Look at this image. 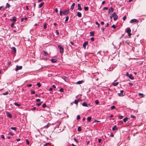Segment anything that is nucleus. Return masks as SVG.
Listing matches in <instances>:
<instances>
[{
  "mask_svg": "<svg viewBox=\"0 0 146 146\" xmlns=\"http://www.w3.org/2000/svg\"><path fill=\"white\" fill-rule=\"evenodd\" d=\"M11 129L12 130H14L15 131H16L17 130V128L15 127H11Z\"/></svg>",
  "mask_w": 146,
  "mask_h": 146,
  "instance_id": "obj_28",
  "label": "nucleus"
},
{
  "mask_svg": "<svg viewBox=\"0 0 146 146\" xmlns=\"http://www.w3.org/2000/svg\"><path fill=\"white\" fill-rule=\"evenodd\" d=\"M100 121H99L97 120H95L93 122V123H94L95 122H99Z\"/></svg>",
  "mask_w": 146,
  "mask_h": 146,
  "instance_id": "obj_51",
  "label": "nucleus"
},
{
  "mask_svg": "<svg viewBox=\"0 0 146 146\" xmlns=\"http://www.w3.org/2000/svg\"><path fill=\"white\" fill-rule=\"evenodd\" d=\"M14 104L15 106H17V107H19L21 106V105L20 104H18L16 102H15L14 103Z\"/></svg>",
  "mask_w": 146,
  "mask_h": 146,
  "instance_id": "obj_24",
  "label": "nucleus"
},
{
  "mask_svg": "<svg viewBox=\"0 0 146 146\" xmlns=\"http://www.w3.org/2000/svg\"><path fill=\"white\" fill-rule=\"evenodd\" d=\"M78 9L79 11H81L82 9L81 7V5L80 4H78Z\"/></svg>",
  "mask_w": 146,
  "mask_h": 146,
  "instance_id": "obj_18",
  "label": "nucleus"
},
{
  "mask_svg": "<svg viewBox=\"0 0 146 146\" xmlns=\"http://www.w3.org/2000/svg\"><path fill=\"white\" fill-rule=\"evenodd\" d=\"M112 16L113 18V20L116 21L118 18V16L115 13H113L112 14Z\"/></svg>",
  "mask_w": 146,
  "mask_h": 146,
  "instance_id": "obj_3",
  "label": "nucleus"
},
{
  "mask_svg": "<svg viewBox=\"0 0 146 146\" xmlns=\"http://www.w3.org/2000/svg\"><path fill=\"white\" fill-rule=\"evenodd\" d=\"M95 24H96L97 25H98V28H99L100 24L98 23V22L97 21H96L95 22Z\"/></svg>",
  "mask_w": 146,
  "mask_h": 146,
  "instance_id": "obj_40",
  "label": "nucleus"
},
{
  "mask_svg": "<svg viewBox=\"0 0 146 146\" xmlns=\"http://www.w3.org/2000/svg\"><path fill=\"white\" fill-rule=\"evenodd\" d=\"M130 117L131 118H134L135 117V116L134 115H131Z\"/></svg>",
  "mask_w": 146,
  "mask_h": 146,
  "instance_id": "obj_48",
  "label": "nucleus"
},
{
  "mask_svg": "<svg viewBox=\"0 0 146 146\" xmlns=\"http://www.w3.org/2000/svg\"><path fill=\"white\" fill-rule=\"evenodd\" d=\"M41 104V103H38L36 104V105L38 106H40Z\"/></svg>",
  "mask_w": 146,
  "mask_h": 146,
  "instance_id": "obj_60",
  "label": "nucleus"
},
{
  "mask_svg": "<svg viewBox=\"0 0 146 146\" xmlns=\"http://www.w3.org/2000/svg\"><path fill=\"white\" fill-rule=\"evenodd\" d=\"M62 11L61 10V9L60 11V15L62 16Z\"/></svg>",
  "mask_w": 146,
  "mask_h": 146,
  "instance_id": "obj_50",
  "label": "nucleus"
},
{
  "mask_svg": "<svg viewBox=\"0 0 146 146\" xmlns=\"http://www.w3.org/2000/svg\"><path fill=\"white\" fill-rule=\"evenodd\" d=\"M22 68V66H17L15 68V70L17 71L19 70H20Z\"/></svg>",
  "mask_w": 146,
  "mask_h": 146,
  "instance_id": "obj_5",
  "label": "nucleus"
},
{
  "mask_svg": "<svg viewBox=\"0 0 146 146\" xmlns=\"http://www.w3.org/2000/svg\"><path fill=\"white\" fill-rule=\"evenodd\" d=\"M113 10L114 9L112 7H111L109 9L108 11V13H110V12L111 11V12H112L113 11Z\"/></svg>",
  "mask_w": 146,
  "mask_h": 146,
  "instance_id": "obj_12",
  "label": "nucleus"
},
{
  "mask_svg": "<svg viewBox=\"0 0 146 146\" xmlns=\"http://www.w3.org/2000/svg\"><path fill=\"white\" fill-rule=\"evenodd\" d=\"M128 120V118L126 117L124 118L123 119V121L124 122H126Z\"/></svg>",
  "mask_w": 146,
  "mask_h": 146,
  "instance_id": "obj_25",
  "label": "nucleus"
},
{
  "mask_svg": "<svg viewBox=\"0 0 146 146\" xmlns=\"http://www.w3.org/2000/svg\"><path fill=\"white\" fill-rule=\"evenodd\" d=\"M80 119V116L79 115H78L77 116V120H79Z\"/></svg>",
  "mask_w": 146,
  "mask_h": 146,
  "instance_id": "obj_41",
  "label": "nucleus"
},
{
  "mask_svg": "<svg viewBox=\"0 0 146 146\" xmlns=\"http://www.w3.org/2000/svg\"><path fill=\"white\" fill-rule=\"evenodd\" d=\"M125 31L127 33L128 36L129 37H130L131 35V30L130 29V28H127L126 29Z\"/></svg>",
  "mask_w": 146,
  "mask_h": 146,
  "instance_id": "obj_1",
  "label": "nucleus"
},
{
  "mask_svg": "<svg viewBox=\"0 0 146 146\" xmlns=\"http://www.w3.org/2000/svg\"><path fill=\"white\" fill-rule=\"evenodd\" d=\"M139 96H141V97H143L144 94L142 93H139Z\"/></svg>",
  "mask_w": 146,
  "mask_h": 146,
  "instance_id": "obj_35",
  "label": "nucleus"
},
{
  "mask_svg": "<svg viewBox=\"0 0 146 146\" xmlns=\"http://www.w3.org/2000/svg\"><path fill=\"white\" fill-rule=\"evenodd\" d=\"M78 102V100H74V103L76 104H77Z\"/></svg>",
  "mask_w": 146,
  "mask_h": 146,
  "instance_id": "obj_39",
  "label": "nucleus"
},
{
  "mask_svg": "<svg viewBox=\"0 0 146 146\" xmlns=\"http://www.w3.org/2000/svg\"><path fill=\"white\" fill-rule=\"evenodd\" d=\"M124 92L123 90H121L120 91V93H118L117 94L119 96H124V95L123 94V93Z\"/></svg>",
  "mask_w": 146,
  "mask_h": 146,
  "instance_id": "obj_7",
  "label": "nucleus"
},
{
  "mask_svg": "<svg viewBox=\"0 0 146 146\" xmlns=\"http://www.w3.org/2000/svg\"><path fill=\"white\" fill-rule=\"evenodd\" d=\"M115 108V106H112L111 107V110H113Z\"/></svg>",
  "mask_w": 146,
  "mask_h": 146,
  "instance_id": "obj_36",
  "label": "nucleus"
},
{
  "mask_svg": "<svg viewBox=\"0 0 146 146\" xmlns=\"http://www.w3.org/2000/svg\"><path fill=\"white\" fill-rule=\"evenodd\" d=\"M117 127L116 125H114V127L112 128V130L113 131L117 130Z\"/></svg>",
  "mask_w": 146,
  "mask_h": 146,
  "instance_id": "obj_19",
  "label": "nucleus"
},
{
  "mask_svg": "<svg viewBox=\"0 0 146 146\" xmlns=\"http://www.w3.org/2000/svg\"><path fill=\"white\" fill-rule=\"evenodd\" d=\"M51 62L53 63H54L57 61V60L56 59L52 58L51 60Z\"/></svg>",
  "mask_w": 146,
  "mask_h": 146,
  "instance_id": "obj_14",
  "label": "nucleus"
},
{
  "mask_svg": "<svg viewBox=\"0 0 146 146\" xmlns=\"http://www.w3.org/2000/svg\"><path fill=\"white\" fill-rule=\"evenodd\" d=\"M111 27L113 28L114 29H115L116 28V26L114 25H113Z\"/></svg>",
  "mask_w": 146,
  "mask_h": 146,
  "instance_id": "obj_52",
  "label": "nucleus"
},
{
  "mask_svg": "<svg viewBox=\"0 0 146 146\" xmlns=\"http://www.w3.org/2000/svg\"><path fill=\"white\" fill-rule=\"evenodd\" d=\"M50 144V143H45V144H44V146H46L47 145H49Z\"/></svg>",
  "mask_w": 146,
  "mask_h": 146,
  "instance_id": "obj_58",
  "label": "nucleus"
},
{
  "mask_svg": "<svg viewBox=\"0 0 146 146\" xmlns=\"http://www.w3.org/2000/svg\"><path fill=\"white\" fill-rule=\"evenodd\" d=\"M14 23H12L11 25V26L12 27H13V26H14Z\"/></svg>",
  "mask_w": 146,
  "mask_h": 146,
  "instance_id": "obj_53",
  "label": "nucleus"
},
{
  "mask_svg": "<svg viewBox=\"0 0 146 146\" xmlns=\"http://www.w3.org/2000/svg\"><path fill=\"white\" fill-rule=\"evenodd\" d=\"M91 117L90 116H89L87 118V120L88 121H90L91 120Z\"/></svg>",
  "mask_w": 146,
  "mask_h": 146,
  "instance_id": "obj_27",
  "label": "nucleus"
},
{
  "mask_svg": "<svg viewBox=\"0 0 146 146\" xmlns=\"http://www.w3.org/2000/svg\"><path fill=\"white\" fill-rule=\"evenodd\" d=\"M1 137L3 139H5V137L4 135H1Z\"/></svg>",
  "mask_w": 146,
  "mask_h": 146,
  "instance_id": "obj_55",
  "label": "nucleus"
},
{
  "mask_svg": "<svg viewBox=\"0 0 146 146\" xmlns=\"http://www.w3.org/2000/svg\"><path fill=\"white\" fill-rule=\"evenodd\" d=\"M74 141L76 143H78V140L75 138H74Z\"/></svg>",
  "mask_w": 146,
  "mask_h": 146,
  "instance_id": "obj_43",
  "label": "nucleus"
},
{
  "mask_svg": "<svg viewBox=\"0 0 146 146\" xmlns=\"http://www.w3.org/2000/svg\"><path fill=\"white\" fill-rule=\"evenodd\" d=\"M61 92H64V90H63V89L61 88H60V90H59Z\"/></svg>",
  "mask_w": 146,
  "mask_h": 146,
  "instance_id": "obj_44",
  "label": "nucleus"
},
{
  "mask_svg": "<svg viewBox=\"0 0 146 146\" xmlns=\"http://www.w3.org/2000/svg\"><path fill=\"white\" fill-rule=\"evenodd\" d=\"M94 32L91 31L90 32V34L92 36H94Z\"/></svg>",
  "mask_w": 146,
  "mask_h": 146,
  "instance_id": "obj_32",
  "label": "nucleus"
},
{
  "mask_svg": "<svg viewBox=\"0 0 146 146\" xmlns=\"http://www.w3.org/2000/svg\"><path fill=\"white\" fill-rule=\"evenodd\" d=\"M90 39H91V40L92 41H94V38H93V37L91 38Z\"/></svg>",
  "mask_w": 146,
  "mask_h": 146,
  "instance_id": "obj_61",
  "label": "nucleus"
},
{
  "mask_svg": "<svg viewBox=\"0 0 146 146\" xmlns=\"http://www.w3.org/2000/svg\"><path fill=\"white\" fill-rule=\"evenodd\" d=\"M138 22V21L137 19H131L130 21V22L131 23H133L134 22L137 23Z\"/></svg>",
  "mask_w": 146,
  "mask_h": 146,
  "instance_id": "obj_8",
  "label": "nucleus"
},
{
  "mask_svg": "<svg viewBox=\"0 0 146 146\" xmlns=\"http://www.w3.org/2000/svg\"><path fill=\"white\" fill-rule=\"evenodd\" d=\"M10 20L11 21H13V23H15L16 21V17H13V19L12 20L11 19H10Z\"/></svg>",
  "mask_w": 146,
  "mask_h": 146,
  "instance_id": "obj_11",
  "label": "nucleus"
},
{
  "mask_svg": "<svg viewBox=\"0 0 146 146\" xmlns=\"http://www.w3.org/2000/svg\"><path fill=\"white\" fill-rule=\"evenodd\" d=\"M113 66L111 65L108 68H106L105 69L106 70V69L108 71H110L113 70Z\"/></svg>",
  "mask_w": 146,
  "mask_h": 146,
  "instance_id": "obj_6",
  "label": "nucleus"
},
{
  "mask_svg": "<svg viewBox=\"0 0 146 146\" xmlns=\"http://www.w3.org/2000/svg\"><path fill=\"white\" fill-rule=\"evenodd\" d=\"M37 85L38 86V87H39L41 86L40 84V82H38L37 83Z\"/></svg>",
  "mask_w": 146,
  "mask_h": 146,
  "instance_id": "obj_38",
  "label": "nucleus"
},
{
  "mask_svg": "<svg viewBox=\"0 0 146 146\" xmlns=\"http://www.w3.org/2000/svg\"><path fill=\"white\" fill-rule=\"evenodd\" d=\"M40 101V99H37L36 100V101L37 102H39Z\"/></svg>",
  "mask_w": 146,
  "mask_h": 146,
  "instance_id": "obj_59",
  "label": "nucleus"
},
{
  "mask_svg": "<svg viewBox=\"0 0 146 146\" xmlns=\"http://www.w3.org/2000/svg\"><path fill=\"white\" fill-rule=\"evenodd\" d=\"M62 13L64 15H66L69 13L68 10H66L62 11Z\"/></svg>",
  "mask_w": 146,
  "mask_h": 146,
  "instance_id": "obj_9",
  "label": "nucleus"
},
{
  "mask_svg": "<svg viewBox=\"0 0 146 146\" xmlns=\"http://www.w3.org/2000/svg\"><path fill=\"white\" fill-rule=\"evenodd\" d=\"M11 49L13 50V52L14 53H16V49L15 47H13Z\"/></svg>",
  "mask_w": 146,
  "mask_h": 146,
  "instance_id": "obj_23",
  "label": "nucleus"
},
{
  "mask_svg": "<svg viewBox=\"0 0 146 146\" xmlns=\"http://www.w3.org/2000/svg\"><path fill=\"white\" fill-rule=\"evenodd\" d=\"M10 7V5H9V4L8 3H7L6 4V8H7V7L9 8V7Z\"/></svg>",
  "mask_w": 146,
  "mask_h": 146,
  "instance_id": "obj_31",
  "label": "nucleus"
},
{
  "mask_svg": "<svg viewBox=\"0 0 146 146\" xmlns=\"http://www.w3.org/2000/svg\"><path fill=\"white\" fill-rule=\"evenodd\" d=\"M75 5V3H73L71 6L70 9H71L72 10H73L74 9Z\"/></svg>",
  "mask_w": 146,
  "mask_h": 146,
  "instance_id": "obj_13",
  "label": "nucleus"
},
{
  "mask_svg": "<svg viewBox=\"0 0 146 146\" xmlns=\"http://www.w3.org/2000/svg\"><path fill=\"white\" fill-rule=\"evenodd\" d=\"M31 93L32 94H34L35 93V92L34 91H31Z\"/></svg>",
  "mask_w": 146,
  "mask_h": 146,
  "instance_id": "obj_57",
  "label": "nucleus"
},
{
  "mask_svg": "<svg viewBox=\"0 0 146 146\" xmlns=\"http://www.w3.org/2000/svg\"><path fill=\"white\" fill-rule=\"evenodd\" d=\"M114 135L112 133H111L110 135V137H113Z\"/></svg>",
  "mask_w": 146,
  "mask_h": 146,
  "instance_id": "obj_63",
  "label": "nucleus"
},
{
  "mask_svg": "<svg viewBox=\"0 0 146 146\" xmlns=\"http://www.w3.org/2000/svg\"><path fill=\"white\" fill-rule=\"evenodd\" d=\"M68 19H69L68 17V16L66 17V19L65 20V22H66L67 21H68Z\"/></svg>",
  "mask_w": 146,
  "mask_h": 146,
  "instance_id": "obj_42",
  "label": "nucleus"
},
{
  "mask_svg": "<svg viewBox=\"0 0 146 146\" xmlns=\"http://www.w3.org/2000/svg\"><path fill=\"white\" fill-rule=\"evenodd\" d=\"M84 82V81H83V80H80V81H78L76 82V83L77 84H82Z\"/></svg>",
  "mask_w": 146,
  "mask_h": 146,
  "instance_id": "obj_17",
  "label": "nucleus"
},
{
  "mask_svg": "<svg viewBox=\"0 0 146 146\" xmlns=\"http://www.w3.org/2000/svg\"><path fill=\"white\" fill-rule=\"evenodd\" d=\"M58 48L60 49V53L62 54L64 52V48L60 45L58 46Z\"/></svg>",
  "mask_w": 146,
  "mask_h": 146,
  "instance_id": "obj_4",
  "label": "nucleus"
},
{
  "mask_svg": "<svg viewBox=\"0 0 146 146\" xmlns=\"http://www.w3.org/2000/svg\"><path fill=\"white\" fill-rule=\"evenodd\" d=\"M26 143L27 145H29V141L28 140L26 139Z\"/></svg>",
  "mask_w": 146,
  "mask_h": 146,
  "instance_id": "obj_54",
  "label": "nucleus"
},
{
  "mask_svg": "<svg viewBox=\"0 0 146 146\" xmlns=\"http://www.w3.org/2000/svg\"><path fill=\"white\" fill-rule=\"evenodd\" d=\"M126 75L132 80L134 79V77L131 74H129L128 72H127L126 74Z\"/></svg>",
  "mask_w": 146,
  "mask_h": 146,
  "instance_id": "obj_2",
  "label": "nucleus"
},
{
  "mask_svg": "<svg viewBox=\"0 0 146 146\" xmlns=\"http://www.w3.org/2000/svg\"><path fill=\"white\" fill-rule=\"evenodd\" d=\"M95 104H98V103H99V101H98V100H95Z\"/></svg>",
  "mask_w": 146,
  "mask_h": 146,
  "instance_id": "obj_49",
  "label": "nucleus"
},
{
  "mask_svg": "<svg viewBox=\"0 0 146 146\" xmlns=\"http://www.w3.org/2000/svg\"><path fill=\"white\" fill-rule=\"evenodd\" d=\"M44 2H42L39 5V6H38V7L39 8H41V7H42L43 6V5H44Z\"/></svg>",
  "mask_w": 146,
  "mask_h": 146,
  "instance_id": "obj_22",
  "label": "nucleus"
},
{
  "mask_svg": "<svg viewBox=\"0 0 146 146\" xmlns=\"http://www.w3.org/2000/svg\"><path fill=\"white\" fill-rule=\"evenodd\" d=\"M49 123H48V124H47L44 127V128H47L49 126Z\"/></svg>",
  "mask_w": 146,
  "mask_h": 146,
  "instance_id": "obj_37",
  "label": "nucleus"
},
{
  "mask_svg": "<svg viewBox=\"0 0 146 146\" xmlns=\"http://www.w3.org/2000/svg\"><path fill=\"white\" fill-rule=\"evenodd\" d=\"M77 16L79 17H82V14L80 12H78L77 13Z\"/></svg>",
  "mask_w": 146,
  "mask_h": 146,
  "instance_id": "obj_15",
  "label": "nucleus"
},
{
  "mask_svg": "<svg viewBox=\"0 0 146 146\" xmlns=\"http://www.w3.org/2000/svg\"><path fill=\"white\" fill-rule=\"evenodd\" d=\"M62 78L63 79H64L65 80H66V79L67 78V77H66V76H63L62 77Z\"/></svg>",
  "mask_w": 146,
  "mask_h": 146,
  "instance_id": "obj_46",
  "label": "nucleus"
},
{
  "mask_svg": "<svg viewBox=\"0 0 146 146\" xmlns=\"http://www.w3.org/2000/svg\"><path fill=\"white\" fill-rule=\"evenodd\" d=\"M82 105L84 107H88L87 103L86 102H84L82 104Z\"/></svg>",
  "mask_w": 146,
  "mask_h": 146,
  "instance_id": "obj_16",
  "label": "nucleus"
},
{
  "mask_svg": "<svg viewBox=\"0 0 146 146\" xmlns=\"http://www.w3.org/2000/svg\"><path fill=\"white\" fill-rule=\"evenodd\" d=\"M43 54L44 56H46V55H48V53L47 52H46V51H44Z\"/></svg>",
  "mask_w": 146,
  "mask_h": 146,
  "instance_id": "obj_26",
  "label": "nucleus"
},
{
  "mask_svg": "<svg viewBox=\"0 0 146 146\" xmlns=\"http://www.w3.org/2000/svg\"><path fill=\"white\" fill-rule=\"evenodd\" d=\"M7 114L8 117L9 118H11L12 117V115L11 114L9 113V112H7Z\"/></svg>",
  "mask_w": 146,
  "mask_h": 146,
  "instance_id": "obj_21",
  "label": "nucleus"
},
{
  "mask_svg": "<svg viewBox=\"0 0 146 146\" xmlns=\"http://www.w3.org/2000/svg\"><path fill=\"white\" fill-rule=\"evenodd\" d=\"M82 129L80 127H79L78 128V131H81Z\"/></svg>",
  "mask_w": 146,
  "mask_h": 146,
  "instance_id": "obj_34",
  "label": "nucleus"
},
{
  "mask_svg": "<svg viewBox=\"0 0 146 146\" xmlns=\"http://www.w3.org/2000/svg\"><path fill=\"white\" fill-rule=\"evenodd\" d=\"M9 93L8 91L6 92H5L3 93L2 94L3 95H8V94Z\"/></svg>",
  "mask_w": 146,
  "mask_h": 146,
  "instance_id": "obj_29",
  "label": "nucleus"
},
{
  "mask_svg": "<svg viewBox=\"0 0 146 146\" xmlns=\"http://www.w3.org/2000/svg\"><path fill=\"white\" fill-rule=\"evenodd\" d=\"M126 16H124L123 18V20L124 21H125L126 19Z\"/></svg>",
  "mask_w": 146,
  "mask_h": 146,
  "instance_id": "obj_56",
  "label": "nucleus"
},
{
  "mask_svg": "<svg viewBox=\"0 0 146 146\" xmlns=\"http://www.w3.org/2000/svg\"><path fill=\"white\" fill-rule=\"evenodd\" d=\"M118 84H119L118 82H113L112 83V85L114 86H117L118 85Z\"/></svg>",
  "mask_w": 146,
  "mask_h": 146,
  "instance_id": "obj_20",
  "label": "nucleus"
},
{
  "mask_svg": "<svg viewBox=\"0 0 146 146\" xmlns=\"http://www.w3.org/2000/svg\"><path fill=\"white\" fill-rule=\"evenodd\" d=\"M88 44V42L86 41V42H84V43L83 44V47L84 48H85L86 46V45H87Z\"/></svg>",
  "mask_w": 146,
  "mask_h": 146,
  "instance_id": "obj_10",
  "label": "nucleus"
},
{
  "mask_svg": "<svg viewBox=\"0 0 146 146\" xmlns=\"http://www.w3.org/2000/svg\"><path fill=\"white\" fill-rule=\"evenodd\" d=\"M43 27L44 29H46V28L47 26L46 23L44 24Z\"/></svg>",
  "mask_w": 146,
  "mask_h": 146,
  "instance_id": "obj_45",
  "label": "nucleus"
},
{
  "mask_svg": "<svg viewBox=\"0 0 146 146\" xmlns=\"http://www.w3.org/2000/svg\"><path fill=\"white\" fill-rule=\"evenodd\" d=\"M123 117V116L122 115H120L119 116V118L120 119H122Z\"/></svg>",
  "mask_w": 146,
  "mask_h": 146,
  "instance_id": "obj_47",
  "label": "nucleus"
},
{
  "mask_svg": "<svg viewBox=\"0 0 146 146\" xmlns=\"http://www.w3.org/2000/svg\"><path fill=\"white\" fill-rule=\"evenodd\" d=\"M46 106V104L45 103H44V104H43L42 106V107L43 108H44Z\"/></svg>",
  "mask_w": 146,
  "mask_h": 146,
  "instance_id": "obj_33",
  "label": "nucleus"
},
{
  "mask_svg": "<svg viewBox=\"0 0 146 146\" xmlns=\"http://www.w3.org/2000/svg\"><path fill=\"white\" fill-rule=\"evenodd\" d=\"M10 135H11L13 136V134L11 132H10L8 133Z\"/></svg>",
  "mask_w": 146,
  "mask_h": 146,
  "instance_id": "obj_62",
  "label": "nucleus"
},
{
  "mask_svg": "<svg viewBox=\"0 0 146 146\" xmlns=\"http://www.w3.org/2000/svg\"><path fill=\"white\" fill-rule=\"evenodd\" d=\"M89 9V8L88 7H84V10L85 11H88Z\"/></svg>",
  "mask_w": 146,
  "mask_h": 146,
  "instance_id": "obj_30",
  "label": "nucleus"
},
{
  "mask_svg": "<svg viewBox=\"0 0 146 146\" xmlns=\"http://www.w3.org/2000/svg\"><path fill=\"white\" fill-rule=\"evenodd\" d=\"M101 139H98V142L99 143H100L102 141Z\"/></svg>",
  "mask_w": 146,
  "mask_h": 146,
  "instance_id": "obj_64",
  "label": "nucleus"
}]
</instances>
